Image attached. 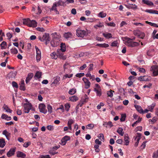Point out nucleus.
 Wrapping results in <instances>:
<instances>
[{
	"label": "nucleus",
	"mask_w": 158,
	"mask_h": 158,
	"mask_svg": "<svg viewBox=\"0 0 158 158\" xmlns=\"http://www.w3.org/2000/svg\"><path fill=\"white\" fill-rule=\"evenodd\" d=\"M41 76V72L38 71L36 72L35 76V79H39L40 78Z\"/></svg>",
	"instance_id": "34"
},
{
	"label": "nucleus",
	"mask_w": 158,
	"mask_h": 158,
	"mask_svg": "<svg viewBox=\"0 0 158 158\" xmlns=\"http://www.w3.org/2000/svg\"><path fill=\"white\" fill-rule=\"evenodd\" d=\"M117 132L121 135L123 136L124 134L123 129L122 128L119 127L117 130Z\"/></svg>",
	"instance_id": "33"
},
{
	"label": "nucleus",
	"mask_w": 158,
	"mask_h": 158,
	"mask_svg": "<svg viewBox=\"0 0 158 158\" xmlns=\"http://www.w3.org/2000/svg\"><path fill=\"white\" fill-rule=\"evenodd\" d=\"M94 125L93 124L90 123L87 125L86 126V129H92L94 127Z\"/></svg>",
	"instance_id": "43"
},
{
	"label": "nucleus",
	"mask_w": 158,
	"mask_h": 158,
	"mask_svg": "<svg viewBox=\"0 0 158 158\" xmlns=\"http://www.w3.org/2000/svg\"><path fill=\"white\" fill-rule=\"evenodd\" d=\"M94 91L96 93L97 96L99 97L100 96L102 95L101 89H94Z\"/></svg>",
	"instance_id": "37"
},
{
	"label": "nucleus",
	"mask_w": 158,
	"mask_h": 158,
	"mask_svg": "<svg viewBox=\"0 0 158 158\" xmlns=\"http://www.w3.org/2000/svg\"><path fill=\"white\" fill-rule=\"evenodd\" d=\"M2 134L4 135L8 140L9 139V137L10 135V133H9L6 130H4L2 132Z\"/></svg>",
	"instance_id": "21"
},
{
	"label": "nucleus",
	"mask_w": 158,
	"mask_h": 158,
	"mask_svg": "<svg viewBox=\"0 0 158 158\" xmlns=\"http://www.w3.org/2000/svg\"><path fill=\"white\" fill-rule=\"evenodd\" d=\"M145 12L150 14H153L158 15V11L153 10L147 9L145 10Z\"/></svg>",
	"instance_id": "22"
},
{
	"label": "nucleus",
	"mask_w": 158,
	"mask_h": 158,
	"mask_svg": "<svg viewBox=\"0 0 158 158\" xmlns=\"http://www.w3.org/2000/svg\"><path fill=\"white\" fill-rule=\"evenodd\" d=\"M84 75V73H77L76 75V76L77 77L80 78Z\"/></svg>",
	"instance_id": "63"
},
{
	"label": "nucleus",
	"mask_w": 158,
	"mask_h": 158,
	"mask_svg": "<svg viewBox=\"0 0 158 158\" xmlns=\"http://www.w3.org/2000/svg\"><path fill=\"white\" fill-rule=\"evenodd\" d=\"M20 89L21 90H25V87L24 85V81L22 80L20 84Z\"/></svg>",
	"instance_id": "28"
},
{
	"label": "nucleus",
	"mask_w": 158,
	"mask_h": 158,
	"mask_svg": "<svg viewBox=\"0 0 158 158\" xmlns=\"http://www.w3.org/2000/svg\"><path fill=\"white\" fill-rule=\"evenodd\" d=\"M106 13H104L103 12H100L98 14V16L100 18H103L106 17Z\"/></svg>",
	"instance_id": "38"
},
{
	"label": "nucleus",
	"mask_w": 158,
	"mask_h": 158,
	"mask_svg": "<svg viewBox=\"0 0 158 158\" xmlns=\"http://www.w3.org/2000/svg\"><path fill=\"white\" fill-rule=\"evenodd\" d=\"M114 91H112V90H110L109 91H108L107 92V94L108 95V97H109L110 98L112 97L113 96V93Z\"/></svg>",
	"instance_id": "46"
},
{
	"label": "nucleus",
	"mask_w": 158,
	"mask_h": 158,
	"mask_svg": "<svg viewBox=\"0 0 158 158\" xmlns=\"http://www.w3.org/2000/svg\"><path fill=\"white\" fill-rule=\"evenodd\" d=\"M6 43L5 41H3L0 44L1 48L2 49H5L6 48Z\"/></svg>",
	"instance_id": "41"
},
{
	"label": "nucleus",
	"mask_w": 158,
	"mask_h": 158,
	"mask_svg": "<svg viewBox=\"0 0 158 158\" xmlns=\"http://www.w3.org/2000/svg\"><path fill=\"white\" fill-rule=\"evenodd\" d=\"M76 35L78 37H83L86 35L87 32L84 30H82L80 29H78L76 30Z\"/></svg>",
	"instance_id": "6"
},
{
	"label": "nucleus",
	"mask_w": 158,
	"mask_h": 158,
	"mask_svg": "<svg viewBox=\"0 0 158 158\" xmlns=\"http://www.w3.org/2000/svg\"><path fill=\"white\" fill-rule=\"evenodd\" d=\"M39 39L41 41L43 42L44 40L46 41V44L47 42H49L50 40L48 34L45 33L43 35L42 37H39Z\"/></svg>",
	"instance_id": "7"
},
{
	"label": "nucleus",
	"mask_w": 158,
	"mask_h": 158,
	"mask_svg": "<svg viewBox=\"0 0 158 158\" xmlns=\"http://www.w3.org/2000/svg\"><path fill=\"white\" fill-rule=\"evenodd\" d=\"M69 100L71 102H76L78 100V97L75 95L73 96L72 97L69 98Z\"/></svg>",
	"instance_id": "29"
},
{
	"label": "nucleus",
	"mask_w": 158,
	"mask_h": 158,
	"mask_svg": "<svg viewBox=\"0 0 158 158\" xmlns=\"http://www.w3.org/2000/svg\"><path fill=\"white\" fill-rule=\"evenodd\" d=\"M6 143L5 140L3 139H0V147L3 148L5 145Z\"/></svg>",
	"instance_id": "35"
},
{
	"label": "nucleus",
	"mask_w": 158,
	"mask_h": 158,
	"mask_svg": "<svg viewBox=\"0 0 158 158\" xmlns=\"http://www.w3.org/2000/svg\"><path fill=\"white\" fill-rule=\"evenodd\" d=\"M38 158H50L49 155H40Z\"/></svg>",
	"instance_id": "61"
},
{
	"label": "nucleus",
	"mask_w": 158,
	"mask_h": 158,
	"mask_svg": "<svg viewBox=\"0 0 158 158\" xmlns=\"http://www.w3.org/2000/svg\"><path fill=\"white\" fill-rule=\"evenodd\" d=\"M33 76V74L32 73H29L27 75V77L26 78V83L29 82Z\"/></svg>",
	"instance_id": "25"
},
{
	"label": "nucleus",
	"mask_w": 158,
	"mask_h": 158,
	"mask_svg": "<svg viewBox=\"0 0 158 158\" xmlns=\"http://www.w3.org/2000/svg\"><path fill=\"white\" fill-rule=\"evenodd\" d=\"M73 36V34L69 32L65 33L64 34V37L65 38L67 39L71 38Z\"/></svg>",
	"instance_id": "16"
},
{
	"label": "nucleus",
	"mask_w": 158,
	"mask_h": 158,
	"mask_svg": "<svg viewBox=\"0 0 158 158\" xmlns=\"http://www.w3.org/2000/svg\"><path fill=\"white\" fill-rule=\"evenodd\" d=\"M126 45L129 47H134L139 46V44L137 42L129 41L127 42Z\"/></svg>",
	"instance_id": "12"
},
{
	"label": "nucleus",
	"mask_w": 158,
	"mask_h": 158,
	"mask_svg": "<svg viewBox=\"0 0 158 158\" xmlns=\"http://www.w3.org/2000/svg\"><path fill=\"white\" fill-rule=\"evenodd\" d=\"M5 36L4 34L3 33H2V30H0V42L2 41L3 40V37Z\"/></svg>",
	"instance_id": "54"
},
{
	"label": "nucleus",
	"mask_w": 158,
	"mask_h": 158,
	"mask_svg": "<svg viewBox=\"0 0 158 158\" xmlns=\"http://www.w3.org/2000/svg\"><path fill=\"white\" fill-rule=\"evenodd\" d=\"M74 122V120L72 119H69L68 121V126L69 127V129L70 130L72 129V124H73Z\"/></svg>",
	"instance_id": "24"
},
{
	"label": "nucleus",
	"mask_w": 158,
	"mask_h": 158,
	"mask_svg": "<svg viewBox=\"0 0 158 158\" xmlns=\"http://www.w3.org/2000/svg\"><path fill=\"white\" fill-rule=\"evenodd\" d=\"M1 118L2 119H5L7 121L10 120L11 118L10 116H8L6 114H3L2 115Z\"/></svg>",
	"instance_id": "23"
},
{
	"label": "nucleus",
	"mask_w": 158,
	"mask_h": 158,
	"mask_svg": "<svg viewBox=\"0 0 158 158\" xmlns=\"http://www.w3.org/2000/svg\"><path fill=\"white\" fill-rule=\"evenodd\" d=\"M63 67H64V71L65 72H66V69L69 68L70 66H69V64L68 63H65Z\"/></svg>",
	"instance_id": "53"
},
{
	"label": "nucleus",
	"mask_w": 158,
	"mask_h": 158,
	"mask_svg": "<svg viewBox=\"0 0 158 158\" xmlns=\"http://www.w3.org/2000/svg\"><path fill=\"white\" fill-rule=\"evenodd\" d=\"M98 137L102 141H104V137L103 134H100L98 135Z\"/></svg>",
	"instance_id": "52"
},
{
	"label": "nucleus",
	"mask_w": 158,
	"mask_h": 158,
	"mask_svg": "<svg viewBox=\"0 0 158 158\" xmlns=\"http://www.w3.org/2000/svg\"><path fill=\"white\" fill-rule=\"evenodd\" d=\"M73 75V74H65L64 75L63 78V79L64 80L66 78H70L72 77Z\"/></svg>",
	"instance_id": "39"
},
{
	"label": "nucleus",
	"mask_w": 158,
	"mask_h": 158,
	"mask_svg": "<svg viewBox=\"0 0 158 158\" xmlns=\"http://www.w3.org/2000/svg\"><path fill=\"white\" fill-rule=\"evenodd\" d=\"M136 110L140 114H142L143 113V109L142 107L139 105H135L134 106Z\"/></svg>",
	"instance_id": "20"
},
{
	"label": "nucleus",
	"mask_w": 158,
	"mask_h": 158,
	"mask_svg": "<svg viewBox=\"0 0 158 158\" xmlns=\"http://www.w3.org/2000/svg\"><path fill=\"white\" fill-rule=\"evenodd\" d=\"M133 34L135 36L142 39H143L145 36V33L139 30H134L133 31Z\"/></svg>",
	"instance_id": "4"
},
{
	"label": "nucleus",
	"mask_w": 158,
	"mask_h": 158,
	"mask_svg": "<svg viewBox=\"0 0 158 158\" xmlns=\"http://www.w3.org/2000/svg\"><path fill=\"white\" fill-rule=\"evenodd\" d=\"M119 43L117 41H115L113 42L111 44V46L112 47H115L118 45Z\"/></svg>",
	"instance_id": "47"
},
{
	"label": "nucleus",
	"mask_w": 158,
	"mask_h": 158,
	"mask_svg": "<svg viewBox=\"0 0 158 158\" xmlns=\"http://www.w3.org/2000/svg\"><path fill=\"white\" fill-rule=\"evenodd\" d=\"M142 2L144 4H147L148 6H151L153 5V3L149 0H143Z\"/></svg>",
	"instance_id": "26"
},
{
	"label": "nucleus",
	"mask_w": 158,
	"mask_h": 158,
	"mask_svg": "<svg viewBox=\"0 0 158 158\" xmlns=\"http://www.w3.org/2000/svg\"><path fill=\"white\" fill-rule=\"evenodd\" d=\"M138 79L139 80L143 81H146L148 80L147 77L145 76H140L138 77Z\"/></svg>",
	"instance_id": "32"
},
{
	"label": "nucleus",
	"mask_w": 158,
	"mask_h": 158,
	"mask_svg": "<svg viewBox=\"0 0 158 158\" xmlns=\"http://www.w3.org/2000/svg\"><path fill=\"white\" fill-rule=\"evenodd\" d=\"M103 35L106 39H109L112 37V35L111 33H103Z\"/></svg>",
	"instance_id": "27"
},
{
	"label": "nucleus",
	"mask_w": 158,
	"mask_h": 158,
	"mask_svg": "<svg viewBox=\"0 0 158 158\" xmlns=\"http://www.w3.org/2000/svg\"><path fill=\"white\" fill-rule=\"evenodd\" d=\"M47 109L48 110V112L49 114H51L52 112V106L49 104H48L47 105Z\"/></svg>",
	"instance_id": "45"
},
{
	"label": "nucleus",
	"mask_w": 158,
	"mask_h": 158,
	"mask_svg": "<svg viewBox=\"0 0 158 158\" xmlns=\"http://www.w3.org/2000/svg\"><path fill=\"white\" fill-rule=\"evenodd\" d=\"M60 48L57 49V52L59 55V57L62 58L63 57V52L66 51V48L65 44L61 43L60 44Z\"/></svg>",
	"instance_id": "2"
},
{
	"label": "nucleus",
	"mask_w": 158,
	"mask_h": 158,
	"mask_svg": "<svg viewBox=\"0 0 158 158\" xmlns=\"http://www.w3.org/2000/svg\"><path fill=\"white\" fill-rule=\"evenodd\" d=\"M105 124H106V127H111L113 126L112 122L110 121H109L108 123H105Z\"/></svg>",
	"instance_id": "56"
},
{
	"label": "nucleus",
	"mask_w": 158,
	"mask_h": 158,
	"mask_svg": "<svg viewBox=\"0 0 158 158\" xmlns=\"http://www.w3.org/2000/svg\"><path fill=\"white\" fill-rule=\"evenodd\" d=\"M124 140L125 141L124 145L126 146L128 145L129 141V136L127 134L124 135Z\"/></svg>",
	"instance_id": "15"
},
{
	"label": "nucleus",
	"mask_w": 158,
	"mask_h": 158,
	"mask_svg": "<svg viewBox=\"0 0 158 158\" xmlns=\"http://www.w3.org/2000/svg\"><path fill=\"white\" fill-rule=\"evenodd\" d=\"M104 27V25L103 23L99 22L98 24L94 26V27L97 29L98 27Z\"/></svg>",
	"instance_id": "42"
},
{
	"label": "nucleus",
	"mask_w": 158,
	"mask_h": 158,
	"mask_svg": "<svg viewBox=\"0 0 158 158\" xmlns=\"http://www.w3.org/2000/svg\"><path fill=\"white\" fill-rule=\"evenodd\" d=\"M140 138L138 136H136V137L135 138V140H136V142L135 143V147H137L138 146V143H139V141L140 140Z\"/></svg>",
	"instance_id": "48"
},
{
	"label": "nucleus",
	"mask_w": 158,
	"mask_h": 158,
	"mask_svg": "<svg viewBox=\"0 0 158 158\" xmlns=\"http://www.w3.org/2000/svg\"><path fill=\"white\" fill-rule=\"evenodd\" d=\"M52 35L53 39L51 42V45L52 47H56L59 44V41L61 40L60 37L57 35L56 32L52 34Z\"/></svg>",
	"instance_id": "1"
},
{
	"label": "nucleus",
	"mask_w": 158,
	"mask_h": 158,
	"mask_svg": "<svg viewBox=\"0 0 158 158\" xmlns=\"http://www.w3.org/2000/svg\"><path fill=\"white\" fill-rule=\"evenodd\" d=\"M150 70L152 73L153 76H156L158 75V66L154 65L152 66L150 69Z\"/></svg>",
	"instance_id": "5"
},
{
	"label": "nucleus",
	"mask_w": 158,
	"mask_h": 158,
	"mask_svg": "<svg viewBox=\"0 0 158 158\" xmlns=\"http://www.w3.org/2000/svg\"><path fill=\"white\" fill-rule=\"evenodd\" d=\"M11 53L14 54H17L18 52V51L17 49L15 48H12L11 49Z\"/></svg>",
	"instance_id": "44"
},
{
	"label": "nucleus",
	"mask_w": 158,
	"mask_h": 158,
	"mask_svg": "<svg viewBox=\"0 0 158 158\" xmlns=\"http://www.w3.org/2000/svg\"><path fill=\"white\" fill-rule=\"evenodd\" d=\"M15 148H12L7 153V156L8 157H10L12 156L15 153Z\"/></svg>",
	"instance_id": "14"
},
{
	"label": "nucleus",
	"mask_w": 158,
	"mask_h": 158,
	"mask_svg": "<svg viewBox=\"0 0 158 158\" xmlns=\"http://www.w3.org/2000/svg\"><path fill=\"white\" fill-rule=\"evenodd\" d=\"M157 118L156 117H154L152 118V119H150L149 121L151 122L152 123H154L157 121Z\"/></svg>",
	"instance_id": "62"
},
{
	"label": "nucleus",
	"mask_w": 158,
	"mask_h": 158,
	"mask_svg": "<svg viewBox=\"0 0 158 158\" xmlns=\"http://www.w3.org/2000/svg\"><path fill=\"white\" fill-rule=\"evenodd\" d=\"M155 103H153L151 105L148 106V108L149 111L152 112L153 109L155 106Z\"/></svg>",
	"instance_id": "36"
},
{
	"label": "nucleus",
	"mask_w": 158,
	"mask_h": 158,
	"mask_svg": "<svg viewBox=\"0 0 158 158\" xmlns=\"http://www.w3.org/2000/svg\"><path fill=\"white\" fill-rule=\"evenodd\" d=\"M57 6V3L56 2L54 3L53 5V6H52V8L51 9V10H52L56 11V7Z\"/></svg>",
	"instance_id": "60"
},
{
	"label": "nucleus",
	"mask_w": 158,
	"mask_h": 158,
	"mask_svg": "<svg viewBox=\"0 0 158 158\" xmlns=\"http://www.w3.org/2000/svg\"><path fill=\"white\" fill-rule=\"evenodd\" d=\"M35 49L36 52V60L37 62H39L41 58V53L40 51L37 46H35Z\"/></svg>",
	"instance_id": "8"
},
{
	"label": "nucleus",
	"mask_w": 158,
	"mask_h": 158,
	"mask_svg": "<svg viewBox=\"0 0 158 158\" xmlns=\"http://www.w3.org/2000/svg\"><path fill=\"white\" fill-rule=\"evenodd\" d=\"M152 157L153 158H158V149L154 152Z\"/></svg>",
	"instance_id": "51"
},
{
	"label": "nucleus",
	"mask_w": 158,
	"mask_h": 158,
	"mask_svg": "<svg viewBox=\"0 0 158 158\" xmlns=\"http://www.w3.org/2000/svg\"><path fill=\"white\" fill-rule=\"evenodd\" d=\"M82 80L84 83L85 88L86 89L89 88L90 87L91 83L89 80L85 77L82 78Z\"/></svg>",
	"instance_id": "11"
},
{
	"label": "nucleus",
	"mask_w": 158,
	"mask_h": 158,
	"mask_svg": "<svg viewBox=\"0 0 158 158\" xmlns=\"http://www.w3.org/2000/svg\"><path fill=\"white\" fill-rule=\"evenodd\" d=\"M16 155L18 157L25 158L26 157V154L20 151H18L16 152Z\"/></svg>",
	"instance_id": "13"
},
{
	"label": "nucleus",
	"mask_w": 158,
	"mask_h": 158,
	"mask_svg": "<svg viewBox=\"0 0 158 158\" xmlns=\"http://www.w3.org/2000/svg\"><path fill=\"white\" fill-rule=\"evenodd\" d=\"M51 58L53 59H56L58 57H59V55L57 52L56 53V52H53L50 54Z\"/></svg>",
	"instance_id": "17"
},
{
	"label": "nucleus",
	"mask_w": 158,
	"mask_h": 158,
	"mask_svg": "<svg viewBox=\"0 0 158 158\" xmlns=\"http://www.w3.org/2000/svg\"><path fill=\"white\" fill-rule=\"evenodd\" d=\"M23 24H26L28 26L30 20L29 19H23Z\"/></svg>",
	"instance_id": "40"
},
{
	"label": "nucleus",
	"mask_w": 158,
	"mask_h": 158,
	"mask_svg": "<svg viewBox=\"0 0 158 158\" xmlns=\"http://www.w3.org/2000/svg\"><path fill=\"white\" fill-rule=\"evenodd\" d=\"M76 92V89H70L69 91V94L73 95L75 94Z\"/></svg>",
	"instance_id": "49"
},
{
	"label": "nucleus",
	"mask_w": 158,
	"mask_h": 158,
	"mask_svg": "<svg viewBox=\"0 0 158 158\" xmlns=\"http://www.w3.org/2000/svg\"><path fill=\"white\" fill-rule=\"evenodd\" d=\"M23 106L24 108V112L25 113H28L32 109V105L29 102L24 103Z\"/></svg>",
	"instance_id": "3"
},
{
	"label": "nucleus",
	"mask_w": 158,
	"mask_h": 158,
	"mask_svg": "<svg viewBox=\"0 0 158 158\" xmlns=\"http://www.w3.org/2000/svg\"><path fill=\"white\" fill-rule=\"evenodd\" d=\"M61 110L62 112H64V109L63 106V105H61L60 106V107L56 109L57 110Z\"/></svg>",
	"instance_id": "64"
},
{
	"label": "nucleus",
	"mask_w": 158,
	"mask_h": 158,
	"mask_svg": "<svg viewBox=\"0 0 158 158\" xmlns=\"http://www.w3.org/2000/svg\"><path fill=\"white\" fill-rule=\"evenodd\" d=\"M131 5V4H130ZM132 6H128L127 7L128 8L133 9H135L137 8V6L135 4L133 5L131 4Z\"/></svg>",
	"instance_id": "50"
},
{
	"label": "nucleus",
	"mask_w": 158,
	"mask_h": 158,
	"mask_svg": "<svg viewBox=\"0 0 158 158\" xmlns=\"http://www.w3.org/2000/svg\"><path fill=\"white\" fill-rule=\"evenodd\" d=\"M70 139V136L67 135H65L63 137L61 140L60 144L62 145H64L66 144L67 141Z\"/></svg>",
	"instance_id": "10"
},
{
	"label": "nucleus",
	"mask_w": 158,
	"mask_h": 158,
	"mask_svg": "<svg viewBox=\"0 0 158 158\" xmlns=\"http://www.w3.org/2000/svg\"><path fill=\"white\" fill-rule=\"evenodd\" d=\"M3 108L7 112L11 113L12 112V110L7 106L4 105L3 106Z\"/></svg>",
	"instance_id": "31"
},
{
	"label": "nucleus",
	"mask_w": 158,
	"mask_h": 158,
	"mask_svg": "<svg viewBox=\"0 0 158 158\" xmlns=\"http://www.w3.org/2000/svg\"><path fill=\"white\" fill-rule=\"evenodd\" d=\"M60 80V78L59 77H56L54 80L53 83L54 84H57Z\"/></svg>",
	"instance_id": "59"
},
{
	"label": "nucleus",
	"mask_w": 158,
	"mask_h": 158,
	"mask_svg": "<svg viewBox=\"0 0 158 158\" xmlns=\"http://www.w3.org/2000/svg\"><path fill=\"white\" fill-rule=\"evenodd\" d=\"M28 26L30 27H35L37 26V23L34 20H30Z\"/></svg>",
	"instance_id": "19"
},
{
	"label": "nucleus",
	"mask_w": 158,
	"mask_h": 158,
	"mask_svg": "<svg viewBox=\"0 0 158 158\" xmlns=\"http://www.w3.org/2000/svg\"><path fill=\"white\" fill-rule=\"evenodd\" d=\"M39 108L40 112L44 114L47 113V110L46 109V106L44 104H40L39 106Z\"/></svg>",
	"instance_id": "9"
},
{
	"label": "nucleus",
	"mask_w": 158,
	"mask_h": 158,
	"mask_svg": "<svg viewBox=\"0 0 158 158\" xmlns=\"http://www.w3.org/2000/svg\"><path fill=\"white\" fill-rule=\"evenodd\" d=\"M56 3L57 6H63L64 2L61 0H59Z\"/></svg>",
	"instance_id": "57"
},
{
	"label": "nucleus",
	"mask_w": 158,
	"mask_h": 158,
	"mask_svg": "<svg viewBox=\"0 0 158 158\" xmlns=\"http://www.w3.org/2000/svg\"><path fill=\"white\" fill-rule=\"evenodd\" d=\"M64 106L66 111H68L70 107V105L69 103H67L65 104Z\"/></svg>",
	"instance_id": "55"
},
{
	"label": "nucleus",
	"mask_w": 158,
	"mask_h": 158,
	"mask_svg": "<svg viewBox=\"0 0 158 158\" xmlns=\"http://www.w3.org/2000/svg\"><path fill=\"white\" fill-rule=\"evenodd\" d=\"M16 75V73L15 72H12L9 73L8 76L9 78L12 79L15 77Z\"/></svg>",
	"instance_id": "18"
},
{
	"label": "nucleus",
	"mask_w": 158,
	"mask_h": 158,
	"mask_svg": "<svg viewBox=\"0 0 158 158\" xmlns=\"http://www.w3.org/2000/svg\"><path fill=\"white\" fill-rule=\"evenodd\" d=\"M96 21V19L94 18H88L87 19V21L86 22H93Z\"/></svg>",
	"instance_id": "58"
},
{
	"label": "nucleus",
	"mask_w": 158,
	"mask_h": 158,
	"mask_svg": "<svg viewBox=\"0 0 158 158\" xmlns=\"http://www.w3.org/2000/svg\"><path fill=\"white\" fill-rule=\"evenodd\" d=\"M96 45L100 47L104 48H107L109 46V45L108 44L106 43L102 44H97Z\"/></svg>",
	"instance_id": "30"
}]
</instances>
